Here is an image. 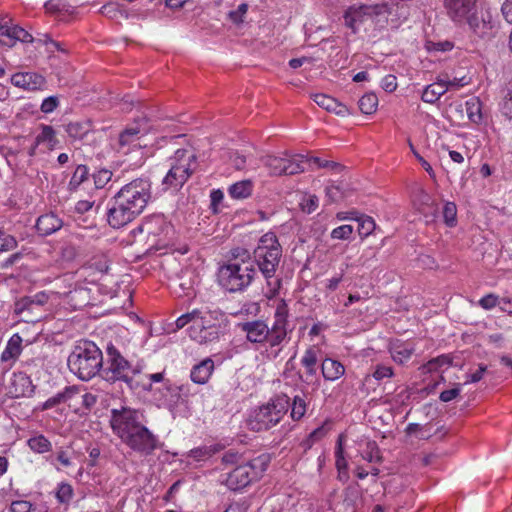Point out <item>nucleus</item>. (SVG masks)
I'll list each match as a JSON object with an SVG mask.
<instances>
[{"label": "nucleus", "mask_w": 512, "mask_h": 512, "mask_svg": "<svg viewBox=\"0 0 512 512\" xmlns=\"http://www.w3.org/2000/svg\"><path fill=\"white\" fill-rule=\"evenodd\" d=\"M318 353L319 349L313 346L308 348L301 358V365L305 368V382L307 383L312 382V378L316 376Z\"/></svg>", "instance_id": "393cba45"}, {"label": "nucleus", "mask_w": 512, "mask_h": 512, "mask_svg": "<svg viewBox=\"0 0 512 512\" xmlns=\"http://www.w3.org/2000/svg\"><path fill=\"white\" fill-rule=\"evenodd\" d=\"M37 144L47 142L50 147H54L58 142L56 139V132L52 126L44 125L41 133L36 137Z\"/></svg>", "instance_id": "a19ab883"}, {"label": "nucleus", "mask_w": 512, "mask_h": 512, "mask_svg": "<svg viewBox=\"0 0 512 512\" xmlns=\"http://www.w3.org/2000/svg\"><path fill=\"white\" fill-rule=\"evenodd\" d=\"M248 10V5L245 3H242L238 6L237 10L231 11L229 13V18L232 20L233 23H241L243 22L242 17L246 14Z\"/></svg>", "instance_id": "052dcab7"}, {"label": "nucleus", "mask_w": 512, "mask_h": 512, "mask_svg": "<svg viewBox=\"0 0 512 512\" xmlns=\"http://www.w3.org/2000/svg\"><path fill=\"white\" fill-rule=\"evenodd\" d=\"M30 377L23 372L14 373L8 386L9 394L14 398L29 397L34 393Z\"/></svg>", "instance_id": "f3484780"}, {"label": "nucleus", "mask_w": 512, "mask_h": 512, "mask_svg": "<svg viewBox=\"0 0 512 512\" xmlns=\"http://www.w3.org/2000/svg\"><path fill=\"white\" fill-rule=\"evenodd\" d=\"M479 306L485 310H491L500 305V298L496 294L489 293L478 301Z\"/></svg>", "instance_id": "864d4df0"}, {"label": "nucleus", "mask_w": 512, "mask_h": 512, "mask_svg": "<svg viewBox=\"0 0 512 512\" xmlns=\"http://www.w3.org/2000/svg\"><path fill=\"white\" fill-rule=\"evenodd\" d=\"M502 113L505 117L512 120V88L508 91L502 104Z\"/></svg>", "instance_id": "0e129e2a"}, {"label": "nucleus", "mask_w": 512, "mask_h": 512, "mask_svg": "<svg viewBox=\"0 0 512 512\" xmlns=\"http://www.w3.org/2000/svg\"><path fill=\"white\" fill-rule=\"evenodd\" d=\"M378 98L374 93H367L359 100V109L362 113L370 115L377 110Z\"/></svg>", "instance_id": "72a5a7b5"}, {"label": "nucleus", "mask_w": 512, "mask_h": 512, "mask_svg": "<svg viewBox=\"0 0 512 512\" xmlns=\"http://www.w3.org/2000/svg\"><path fill=\"white\" fill-rule=\"evenodd\" d=\"M91 130L89 122H70L65 131L72 140H82Z\"/></svg>", "instance_id": "c756f323"}, {"label": "nucleus", "mask_w": 512, "mask_h": 512, "mask_svg": "<svg viewBox=\"0 0 512 512\" xmlns=\"http://www.w3.org/2000/svg\"><path fill=\"white\" fill-rule=\"evenodd\" d=\"M10 81L14 86L27 90H37L45 84L42 75L32 72L15 73Z\"/></svg>", "instance_id": "6ab92c4d"}, {"label": "nucleus", "mask_w": 512, "mask_h": 512, "mask_svg": "<svg viewBox=\"0 0 512 512\" xmlns=\"http://www.w3.org/2000/svg\"><path fill=\"white\" fill-rule=\"evenodd\" d=\"M464 23L468 24L475 36L484 41L491 40L498 32L497 22L488 11H478L476 9L465 19Z\"/></svg>", "instance_id": "ddd939ff"}, {"label": "nucleus", "mask_w": 512, "mask_h": 512, "mask_svg": "<svg viewBox=\"0 0 512 512\" xmlns=\"http://www.w3.org/2000/svg\"><path fill=\"white\" fill-rule=\"evenodd\" d=\"M342 439H343V436L340 435L338 437L337 447L335 450V458H336L335 465H336V468L338 469V471L346 470L347 466H348L347 461L344 457V449L342 446Z\"/></svg>", "instance_id": "de8ad7c7"}, {"label": "nucleus", "mask_w": 512, "mask_h": 512, "mask_svg": "<svg viewBox=\"0 0 512 512\" xmlns=\"http://www.w3.org/2000/svg\"><path fill=\"white\" fill-rule=\"evenodd\" d=\"M17 41L31 43L34 38L24 28L14 24L8 16L2 17L0 19V44L12 47Z\"/></svg>", "instance_id": "2eb2a0df"}, {"label": "nucleus", "mask_w": 512, "mask_h": 512, "mask_svg": "<svg viewBox=\"0 0 512 512\" xmlns=\"http://www.w3.org/2000/svg\"><path fill=\"white\" fill-rule=\"evenodd\" d=\"M289 397L278 395L271 399L266 405L259 407L251 415L248 425L251 430L260 432L274 427L280 422L289 408Z\"/></svg>", "instance_id": "6e6552de"}, {"label": "nucleus", "mask_w": 512, "mask_h": 512, "mask_svg": "<svg viewBox=\"0 0 512 512\" xmlns=\"http://www.w3.org/2000/svg\"><path fill=\"white\" fill-rule=\"evenodd\" d=\"M190 337L200 344L212 342L219 338V328L197 330L196 333H190Z\"/></svg>", "instance_id": "2f4dec72"}, {"label": "nucleus", "mask_w": 512, "mask_h": 512, "mask_svg": "<svg viewBox=\"0 0 512 512\" xmlns=\"http://www.w3.org/2000/svg\"><path fill=\"white\" fill-rule=\"evenodd\" d=\"M58 104L59 101L56 96H49L43 100L40 109L43 113H51L57 108Z\"/></svg>", "instance_id": "13d9d810"}, {"label": "nucleus", "mask_w": 512, "mask_h": 512, "mask_svg": "<svg viewBox=\"0 0 512 512\" xmlns=\"http://www.w3.org/2000/svg\"><path fill=\"white\" fill-rule=\"evenodd\" d=\"M391 356L397 363L403 364L406 362L413 353V348L407 345H397L391 348Z\"/></svg>", "instance_id": "c9c22d12"}, {"label": "nucleus", "mask_w": 512, "mask_h": 512, "mask_svg": "<svg viewBox=\"0 0 512 512\" xmlns=\"http://www.w3.org/2000/svg\"><path fill=\"white\" fill-rule=\"evenodd\" d=\"M353 233V227L351 225H341L336 227L331 232L332 239L347 240Z\"/></svg>", "instance_id": "603ef678"}, {"label": "nucleus", "mask_w": 512, "mask_h": 512, "mask_svg": "<svg viewBox=\"0 0 512 512\" xmlns=\"http://www.w3.org/2000/svg\"><path fill=\"white\" fill-rule=\"evenodd\" d=\"M451 362H452V359L449 355H441V356H438L432 360H430L428 363H427V367H428V370H434V369H437L438 367H442V366H449L451 365Z\"/></svg>", "instance_id": "6e6d98bb"}, {"label": "nucleus", "mask_w": 512, "mask_h": 512, "mask_svg": "<svg viewBox=\"0 0 512 512\" xmlns=\"http://www.w3.org/2000/svg\"><path fill=\"white\" fill-rule=\"evenodd\" d=\"M67 365L80 380L89 381L98 374L101 376L103 353L94 342L80 340L68 356Z\"/></svg>", "instance_id": "423d86ee"}, {"label": "nucleus", "mask_w": 512, "mask_h": 512, "mask_svg": "<svg viewBox=\"0 0 512 512\" xmlns=\"http://www.w3.org/2000/svg\"><path fill=\"white\" fill-rule=\"evenodd\" d=\"M139 230L147 234L149 252L165 249L173 243L174 227L162 214L145 218Z\"/></svg>", "instance_id": "1a4fd4ad"}, {"label": "nucleus", "mask_w": 512, "mask_h": 512, "mask_svg": "<svg viewBox=\"0 0 512 512\" xmlns=\"http://www.w3.org/2000/svg\"><path fill=\"white\" fill-rule=\"evenodd\" d=\"M355 220L358 222V233L361 238L368 237L375 230L376 224L372 217L360 215Z\"/></svg>", "instance_id": "f704fd0d"}, {"label": "nucleus", "mask_w": 512, "mask_h": 512, "mask_svg": "<svg viewBox=\"0 0 512 512\" xmlns=\"http://www.w3.org/2000/svg\"><path fill=\"white\" fill-rule=\"evenodd\" d=\"M282 257V247L273 232L264 234L253 251V261L267 280L270 297L275 296L280 288L281 280L273 279Z\"/></svg>", "instance_id": "39448f33"}, {"label": "nucleus", "mask_w": 512, "mask_h": 512, "mask_svg": "<svg viewBox=\"0 0 512 512\" xmlns=\"http://www.w3.org/2000/svg\"><path fill=\"white\" fill-rule=\"evenodd\" d=\"M306 413V401L303 397L296 395L293 398L291 407V417L293 420H300Z\"/></svg>", "instance_id": "ea45409f"}, {"label": "nucleus", "mask_w": 512, "mask_h": 512, "mask_svg": "<svg viewBox=\"0 0 512 512\" xmlns=\"http://www.w3.org/2000/svg\"><path fill=\"white\" fill-rule=\"evenodd\" d=\"M112 172L108 169H100L93 174V180L96 188H104L105 185L111 180Z\"/></svg>", "instance_id": "8fccbe9b"}, {"label": "nucleus", "mask_w": 512, "mask_h": 512, "mask_svg": "<svg viewBox=\"0 0 512 512\" xmlns=\"http://www.w3.org/2000/svg\"><path fill=\"white\" fill-rule=\"evenodd\" d=\"M253 183L251 180H242L229 187V194L234 199H244L252 194Z\"/></svg>", "instance_id": "7c9ffc66"}, {"label": "nucleus", "mask_w": 512, "mask_h": 512, "mask_svg": "<svg viewBox=\"0 0 512 512\" xmlns=\"http://www.w3.org/2000/svg\"><path fill=\"white\" fill-rule=\"evenodd\" d=\"M258 464H263L260 459H254L234 468L226 478L229 489L237 491L247 487L259 475L256 470Z\"/></svg>", "instance_id": "4468645a"}, {"label": "nucleus", "mask_w": 512, "mask_h": 512, "mask_svg": "<svg viewBox=\"0 0 512 512\" xmlns=\"http://www.w3.org/2000/svg\"><path fill=\"white\" fill-rule=\"evenodd\" d=\"M151 181L136 178L125 184L112 198L107 221L112 228H121L133 221L151 200Z\"/></svg>", "instance_id": "f257e3e1"}, {"label": "nucleus", "mask_w": 512, "mask_h": 512, "mask_svg": "<svg viewBox=\"0 0 512 512\" xmlns=\"http://www.w3.org/2000/svg\"><path fill=\"white\" fill-rule=\"evenodd\" d=\"M100 13L109 19H118L123 17L127 19L129 17L128 12L121 9L120 5L114 2L103 5L100 9Z\"/></svg>", "instance_id": "473e14b6"}, {"label": "nucleus", "mask_w": 512, "mask_h": 512, "mask_svg": "<svg viewBox=\"0 0 512 512\" xmlns=\"http://www.w3.org/2000/svg\"><path fill=\"white\" fill-rule=\"evenodd\" d=\"M393 376V369L389 366L377 365L373 372V377L376 380H382L384 378H390Z\"/></svg>", "instance_id": "4d7b16f0"}, {"label": "nucleus", "mask_w": 512, "mask_h": 512, "mask_svg": "<svg viewBox=\"0 0 512 512\" xmlns=\"http://www.w3.org/2000/svg\"><path fill=\"white\" fill-rule=\"evenodd\" d=\"M313 100L319 107L328 112H333L339 116H346L349 114V109L345 104L329 95L317 93L313 95Z\"/></svg>", "instance_id": "412c9836"}, {"label": "nucleus", "mask_w": 512, "mask_h": 512, "mask_svg": "<svg viewBox=\"0 0 512 512\" xmlns=\"http://www.w3.org/2000/svg\"><path fill=\"white\" fill-rule=\"evenodd\" d=\"M444 7L453 22L463 24L477 9V0H444Z\"/></svg>", "instance_id": "dca6fc26"}, {"label": "nucleus", "mask_w": 512, "mask_h": 512, "mask_svg": "<svg viewBox=\"0 0 512 512\" xmlns=\"http://www.w3.org/2000/svg\"><path fill=\"white\" fill-rule=\"evenodd\" d=\"M321 372L325 380L336 381L345 373L342 363L331 358H325L321 364Z\"/></svg>", "instance_id": "a878e982"}, {"label": "nucleus", "mask_w": 512, "mask_h": 512, "mask_svg": "<svg viewBox=\"0 0 512 512\" xmlns=\"http://www.w3.org/2000/svg\"><path fill=\"white\" fill-rule=\"evenodd\" d=\"M362 457L368 462H381L382 456L380 455V449L375 441L367 442Z\"/></svg>", "instance_id": "37998d69"}, {"label": "nucleus", "mask_w": 512, "mask_h": 512, "mask_svg": "<svg viewBox=\"0 0 512 512\" xmlns=\"http://www.w3.org/2000/svg\"><path fill=\"white\" fill-rule=\"evenodd\" d=\"M442 215L445 224L449 227H454L457 223L456 204L453 202H446L442 210Z\"/></svg>", "instance_id": "58836bf2"}, {"label": "nucleus", "mask_w": 512, "mask_h": 512, "mask_svg": "<svg viewBox=\"0 0 512 512\" xmlns=\"http://www.w3.org/2000/svg\"><path fill=\"white\" fill-rule=\"evenodd\" d=\"M22 352V337L19 334H14L8 340L4 351L1 354V361H15Z\"/></svg>", "instance_id": "cd10ccee"}, {"label": "nucleus", "mask_w": 512, "mask_h": 512, "mask_svg": "<svg viewBox=\"0 0 512 512\" xmlns=\"http://www.w3.org/2000/svg\"><path fill=\"white\" fill-rule=\"evenodd\" d=\"M73 497V488L68 483H61L56 492V498L60 503H68Z\"/></svg>", "instance_id": "09e8293b"}, {"label": "nucleus", "mask_w": 512, "mask_h": 512, "mask_svg": "<svg viewBox=\"0 0 512 512\" xmlns=\"http://www.w3.org/2000/svg\"><path fill=\"white\" fill-rule=\"evenodd\" d=\"M460 387L457 385L456 387L448 390H444L440 393L439 399L442 402H449L453 399H455L460 394Z\"/></svg>", "instance_id": "69168bd1"}, {"label": "nucleus", "mask_w": 512, "mask_h": 512, "mask_svg": "<svg viewBox=\"0 0 512 512\" xmlns=\"http://www.w3.org/2000/svg\"><path fill=\"white\" fill-rule=\"evenodd\" d=\"M382 88L387 92H393L397 88V79L394 75H386L381 82Z\"/></svg>", "instance_id": "338daca9"}, {"label": "nucleus", "mask_w": 512, "mask_h": 512, "mask_svg": "<svg viewBox=\"0 0 512 512\" xmlns=\"http://www.w3.org/2000/svg\"><path fill=\"white\" fill-rule=\"evenodd\" d=\"M62 226V219L53 212L41 215L36 222L37 232L41 236H49L62 228Z\"/></svg>", "instance_id": "aec40b11"}, {"label": "nucleus", "mask_w": 512, "mask_h": 512, "mask_svg": "<svg viewBox=\"0 0 512 512\" xmlns=\"http://www.w3.org/2000/svg\"><path fill=\"white\" fill-rule=\"evenodd\" d=\"M214 368V361L209 357L205 358L192 367L190 378L194 383L204 385L209 381Z\"/></svg>", "instance_id": "5701e85b"}, {"label": "nucleus", "mask_w": 512, "mask_h": 512, "mask_svg": "<svg viewBox=\"0 0 512 512\" xmlns=\"http://www.w3.org/2000/svg\"><path fill=\"white\" fill-rule=\"evenodd\" d=\"M365 8L366 4L352 5L344 13L345 25L354 33L357 31V24L369 18L368 11Z\"/></svg>", "instance_id": "b1692460"}, {"label": "nucleus", "mask_w": 512, "mask_h": 512, "mask_svg": "<svg viewBox=\"0 0 512 512\" xmlns=\"http://www.w3.org/2000/svg\"><path fill=\"white\" fill-rule=\"evenodd\" d=\"M88 178V168L78 165L69 181V189L76 190Z\"/></svg>", "instance_id": "4c0bfd02"}, {"label": "nucleus", "mask_w": 512, "mask_h": 512, "mask_svg": "<svg viewBox=\"0 0 512 512\" xmlns=\"http://www.w3.org/2000/svg\"><path fill=\"white\" fill-rule=\"evenodd\" d=\"M306 161H309L313 164H315L318 168H327L331 169L335 172H341L344 169V166L338 162L330 161V160H324L320 157H305Z\"/></svg>", "instance_id": "a18cd8bd"}, {"label": "nucleus", "mask_w": 512, "mask_h": 512, "mask_svg": "<svg viewBox=\"0 0 512 512\" xmlns=\"http://www.w3.org/2000/svg\"><path fill=\"white\" fill-rule=\"evenodd\" d=\"M171 167L162 181L165 189L179 190L194 171L192 164L196 156L185 149H178L171 159Z\"/></svg>", "instance_id": "9d476101"}, {"label": "nucleus", "mask_w": 512, "mask_h": 512, "mask_svg": "<svg viewBox=\"0 0 512 512\" xmlns=\"http://www.w3.org/2000/svg\"><path fill=\"white\" fill-rule=\"evenodd\" d=\"M105 352L106 358L101 370V377L111 384L122 382L130 390L138 389L140 381L137 377L142 374V364L139 362L133 364L112 343L107 345Z\"/></svg>", "instance_id": "20e7f679"}, {"label": "nucleus", "mask_w": 512, "mask_h": 512, "mask_svg": "<svg viewBox=\"0 0 512 512\" xmlns=\"http://www.w3.org/2000/svg\"><path fill=\"white\" fill-rule=\"evenodd\" d=\"M326 197L329 202H337L342 198V191L338 185H331L326 187Z\"/></svg>", "instance_id": "e2e57ef3"}, {"label": "nucleus", "mask_w": 512, "mask_h": 512, "mask_svg": "<svg viewBox=\"0 0 512 512\" xmlns=\"http://www.w3.org/2000/svg\"><path fill=\"white\" fill-rule=\"evenodd\" d=\"M287 304L282 301L276 308L274 323L271 327L266 321L257 319L238 323L237 327L245 333L246 340L252 344L267 343L273 358H277L281 349L274 348L281 345L287 336Z\"/></svg>", "instance_id": "7ed1b4c3"}, {"label": "nucleus", "mask_w": 512, "mask_h": 512, "mask_svg": "<svg viewBox=\"0 0 512 512\" xmlns=\"http://www.w3.org/2000/svg\"><path fill=\"white\" fill-rule=\"evenodd\" d=\"M486 371H487V366L485 364H479L478 369L475 372L467 374V379L465 381V384L479 382L483 378L484 373Z\"/></svg>", "instance_id": "bf43d9fd"}, {"label": "nucleus", "mask_w": 512, "mask_h": 512, "mask_svg": "<svg viewBox=\"0 0 512 512\" xmlns=\"http://www.w3.org/2000/svg\"><path fill=\"white\" fill-rule=\"evenodd\" d=\"M49 296L39 292L33 296H24L14 304V314L21 316L24 322H37L41 319V308L48 302Z\"/></svg>", "instance_id": "9b49d317"}, {"label": "nucleus", "mask_w": 512, "mask_h": 512, "mask_svg": "<svg viewBox=\"0 0 512 512\" xmlns=\"http://www.w3.org/2000/svg\"><path fill=\"white\" fill-rule=\"evenodd\" d=\"M32 504L29 501L18 500L13 501L11 504L12 512H30Z\"/></svg>", "instance_id": "774afa93"}, {"label": "nucleus", "mask_w": 512, "mask_h": 512, "mask_svg": "<svg viewBox=\"0 0 512 512\" xmlns=\"http://www.w3.org/2000/svg\"><path fill=\"white\" fill-rule=\"evenodd\" d=\"M28 444L30 448L37 453H44L51 450L50 441L43 435L29 439Z\"/></svg>", "instance_id": "79ce46f5"}, {"label": "nucleus", "mask_w": 512, "mask_h": 512, "mask_svg": "<svg viewBox=\"0 0 512 512\" xmlns=\"http://www.w3.org/2000/svg\"><path fill=\"white\" fill-rule=\"evenodd\" d=\"M217 451L216 448L213 447H197L189 452V456L194 458L197 461L204 460L206 458L211 457Z\"/></svg>", "instance_id": "3c124183"}, {"label": "nucleus", "mask_w": 512, "mask_h": 512, "mask_svg": "<svg viewBox=\"0 0 512 512\" xmlns=\"http://www.w3.org/2000/svg\"><path fill=\"white\" fill-rule=\"evenodd\" d=\"M468 118L473 123H480L482 120L481 103L478 99H471L466 102Z\"/></svg>", "instance_id": "e433bc0d"}, {"label": "nucleus", "mask_w": 512, "mask_h": 512, "mask_svg": "<svg viewBox=\"0 0 512 512\" xmlns=\"http://www.w3.org/2000/svg\"><path fill=\"white\" fill-rule=\"evenodd\" d=\"M140 413L129 407L112 409V431L133 451L150 455L157 448V437L140 421Z\"/></svg>", "instance_id": "f03ea898"}, {"label": "nucleus", "mask_w": 512, "mask_h": 512, "mask_svg": "<svg viewBox=\"0 0 512 512\" xmlns=\"http://www.w3.org/2000/svg\"><path fill=\"white\" fill-rule=\"evenodd\" d=\"M147 119L142 117L135 122V125L127 127L119 135V145L121 147L128 146L139 139V134L147 132Z\"/></svg>", "instance_id": "4be33fe9"}, {"label": "nucleus", "mask_w": 512, "mask_h": 512, "mask_svg": "<svg viewBox=\"0 0 512 512\" xmlns=\"http://www.w3.org/2000/svg\"><path fill=\"white\" fill-rule=\"evenodd\" d=\"M448 90L446 80L439 79L437 82L427 85L422 93L421 99L426 103H435Z\"/></svg>", "instance_id": "bb28decb"}, {"label": "nucleus", "mask_w": 512, "mask_h": 512, "mask_svg": "<svg viewBox=\"0 0 512 512\" xmlns=\"http://www.w3.org/2000/svg\"><path fill=\"white\" fill-rule=\"evenodd\" d=\"M305 156L295 155L285 157L266 156L262 159L263 164L270 170L274 176L295 175L304 172L303 161Z\"/></svg>", "instance_id": "f8f14e48"}, {"label": "nucleus", "mask_w": 512, "mask_h": 512, "mask_svg": "<svg viewBox=\"0 0 512 512\" xmlns=\"http://www.w3.org/2000/svg\"><path fill=\"white\" fill-rule=\"evenodd\" d=\"M224 194L220 189H214L210 193V207L214 213L218 212V206L222 202Z\"/></svg>", "instance_id": "680f3d73"}, {"label": "nucleus", "mask_w": 512, "mask_h": 512, "mask_svg": "<svg viewBox=\"0 0 512 512\" xmlns=\"http://www.w3.org/2000/svg\"><path fill=\"white\" fill-rule=\"evenodd\" d=\"M368 11L369 18L380 16L382 14H389L390 8L387 3H380L375 5H366L365 8Z\"/></svg>", "instance_id": "5fc2aeb1"}, {"label": "nucleus", "mask_w": 512, "mask_h": 512, "mask_svg": "<svg viewBox=\"0 0 512 512\" xmlns=\"http://www.w3.org/2000/svg\"><path fill=\"white\" fill-rule=\"evenodd\" d=\"M193 313H195L193 325L189 328L190 333H196L197 330H203L208 328H216L217 326V312L211 311L207 307H202L199 309H194Z\"/></svg>", "instance_id": "a211bd4d"}, {"label": "nucleus", "mask_w": 512, "mask_h": 512, "mask_svg": "<svg viewBox=\"0 0 512 512\" xmlns=\"http://www.w3.org/2000/svg\"><path fill=\"white\" fill-rule=\"evenodd\" d=\"M17 246L18 242L14 236L0 230V253L12 251Z\"/></svg>", "instance_id": "49530a36"}, {"label": "nucleus", "mask_w": 512, "mask_h": 512, "mask_svg": "<svg viewBox=\"0 0 512 512\" xmlns=\"http://www.w3.org/2000/svg\"><path fill=\"white\" fill-rule=\"evenodd\" d=\"M256 275L254 262L226 263L219 268L218 281L229 292H242L252 283Z\"/></svg>", "instance_id": "0eeeda50"}, {"label": "nucleus", "mask_w": 512, "mask_h": 512, "mask_svg": "<svg viewBox=\"0 0 512 512\" xmlns=\"http://www.w3.org/2000/svg\"><path fill=\"white\" fill-rule=\"evenodd\" d=\"M231 257L227 263H247L254 262L251 258L250 252L241 247L234 248L230 251Z\"/></svg>", "instance_id": "c03bdc74"}, {"label": "nucleus", "mask_w": 512, "mask_h": 512, "mask_svg": "<svg viewBox=\"0 0 512 512\" xmlns=\"http://www.w3.org/2000/svg\"><path fill=\"white\" fill-rule=\"evenodd\" d=\"M77 388L75 386H67L65 387V389L59 393H57L56 395L48 398L44 404H43V409L44 410H47V409H51L61 403H65L67 402L68 400H70L76 393H77Z\"/></svg>", "instance_id": "c85d7f7f"}]
</instances>
